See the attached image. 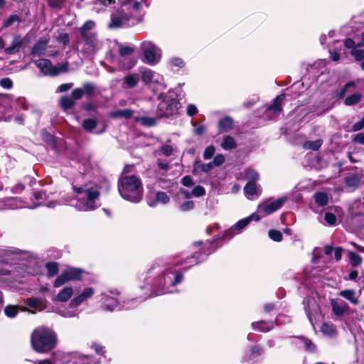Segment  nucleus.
<instances>
[{
  "instance_id": "obj_2",
  "label": "nucleus",
  "mask_w": 364,
  "mask_h": 364,
  "mask_svg": "<svg viewBox=\"0 0 364 364\" xmlns=\"http://www.w3.org/2000/svg\"><path fill=\"white\" fill-rule=\"evenodd\" d=\"M120 196L127 200L138 203L143 197L141 179L135 175L122 176L118 181Z\"/></svg>"
},
{
  "instance_id": "obj_32",
  "label": "nucleus",
  "mask_w": 364,
  "mask_h": 364,
  "mask_svg": "<svg viewBox=\"0 0 364 364\" xmlns=\"http://www.w3.org/2000/svg\"><path fill=\"white\" fill-rule=\"evenodd\" d=\"M360 183V179L357 175H350L345 178V183L347 187L357 188Z\"/></svg>"
},
{
  "instance_id": "obj_11",
  "label": "nucleus",
  "mask_w": 364,
  "mask_h": 364,
  "mask_svg": "<svg viewBox=\"0 0 364 364\" xmlns=\"http://www.w3.org/2000/svg\"><path fill=\"white\" fill-rule=\"evenodd\" d=\"M28 43V36L21 38L20 35H15L10 46L4 49L6 55H14L19 52L20 49Z\"/></svg>"
},
{
  "instance_id": "obj_36",
  "label": "nucleus",
  "mask_w": 364,
  "mask_h": 364,
  "mask_svg": "<svg viewBox=\"0 0 364 364\" xmlns=\"http://www.w3.org/2000/svg\"><path fill=\"white\" fill-rule=\"evenodd\" d=\"M264 348L260 344H256L255 346H252L250 348V358L249 360H251L252 358H255L257 356H260L264 353Z\"/></svg>"
},
{
  "instance_id": "obj_38",
  "label": "nucleus",
  "mask_w": 364,
  "mask_h": 364,
  "mask_svg": "<svg viewBox=\"0 0 364 364\" xmlns=\"http://www.w3.org/2000/svg\"><path fill=\"white\" fill-rule=\"evenodd\" d=\"M355 83L353 81H348L342 88L336 92V97L338 99L344 97L346 92H348L350 87H355Z\"/></svg>"
},
{
  "instance_id": "obj_63",
  "label": "nucleus",
  "mask_w": 364,
  "mask_h": 364,
  "mask_svg": "<svg viewBox=\"0 0 364 364\" xmlns=\"http://www.w3.org/2000/svg\"><path fill=\"white\" fill-rule=\"evenodd\" d=\"M181 184L186 187H191L194 184L193 179L188 175L183 176L181 178Z\"/></svg>"
},
{
  "instance_id": "obj_30",
  "label": "nucleus",
  "mask_w": 364,
  "mask_h": 364,
  "mask_svg": "<svg viewBox=\"0 0 364 364\" xmlns=\"http://www.w3.org/2000/svg\"><path fill=\"white\" fill-rule=\"evenodd\" d=\"M97 126V120L94 118H87L82 121V128L88 132H92Z\"/></svg>"
},
{
  "instance_id": "obj_42",
  "label": "nucleus",
  "mask_w": 364,
  "mask_h": 364,
  "mask_svg": "<svg viewBox=\"0 0 364 364\" xmlns=\"http://www.w3.org/2000/svg\"><path fill=\"white\" fill-rule=\"evenodd\" d=\"M134 52V48L128 46H122L120 45L119 48V54L122 57H124L126 55H132Z\"/></svg>"
},
{
  "instance_id": "obj_62",
  "label": "nucleus",
  "mask_w": 364,
  "mask_h": 364,
  "mask_svg": "<svg viewBox=\"0 0 364 364\" xmlns=\"http://www.w3.org/2000/svg\"><path fill=\"white\" fill-rule=\"evenodd\" d=\"M352 141L360 144H364V133L360 132L353 136Z\"/></svg>"
},
{
  "instance_id": "obj_54",
  "label": "nucleus",
  "mask_w": 364,
  "mask_h": 364,
  "mask_svg": "<svg viewBox=\"0 0 364 364\" xmlns=\"http://www.w3.org/2000/svg\"><path fill=\"white\" fill-rule=\"evenodd\" d=\"M324 219L331 226L335 225L336 223V217L332 213L326 212L324 215Z\"/></svg>"
},
{
  "instance_id": "obj_61",
  "label": "nucleus",
  "mask_w": 364,
  "mask_h": 364,
  "mask_svg": "<svg viewBox=\"0 0 364 364\" xmlns=\"http://www.w3.org/2000/svg\"><path fill=\"white\" fill-rule=\"evenodd\" d=\"M183 279V274L181 272L178 271L175 274L174 279L171 282V286L174 287L180 284Z\"/></svg>"
},
{
  "instance_id": "obj_40",
  "label": "nucleus",
  "mask_w": 364,
  "mask_h": 364,
  "mask_svg": "<svg viewBox=\"0 0 364 364\" xmlns=\"http://www.w3.org/2000/svg\"><path fill=\"white\" fill-rule=\"evenodd\" d=\"M4 313L9 318H14L18 314V307L15 305H7L4 309Z\"/></svg>"
},
{
  "instance_id": "obj_28",
  "label": "nucleus",
  "mask_w": 364,
  "mask_h": 364,
  "mask_svg": "<svg viewBox=\"0 0 364 364\" xmlns=\"http://www.w3.org/2000/svg\"><path fill=\"white\" fill-rule=\"evenodd\" d=\"M355 292L353 289H345L340 292V295L348 300L354 305L358 304V300L355 297Z\"/></svg>"
},
{
  "instance_id": "obj_18",
  "label": "nucleus",
  "mask_w": 364,
  "mask_h": 364,
  "mask_svg": "<svg viewBox=\"0 0 364 364\" xmlns=\"http://www.w3.org/2000/svg\"><path fill=\"white\" fill-rule=\"evenodd\" d=\"M234 122L233 119L229 117L225 116L221 118L218 124L219 133L228 132L233 128Z\"/></svg>"
},
{
  "instance_id": "obj_9",
  "label": "nucleus",
  "mask_w": 364,
  "mask_h": 364,
  "mask_svg": "<svg viewBox=\"0 0 364 364\" xmlns=\"http://www.w3.org/2000/svg\"><path fill=\"white\" fill-rule=\"evenodd\" d=\"M140 48L143 53L141 60L144 63L151 65H154L159 63L160 56H157L156 53L157 47L155 44L151 42H143Z\"/></svg>"
},
{
  "instance_id": "obj_52",
  "label": "nucleus",
  "mask_w": 364,
  "mask_h": 364,
  "mask_svg": "<svg viewBox=\"0 0 364 364\" xmlns=\"http://www.w3.org/2000/svg\"><path fill=\"white\" fill-rule=\"evenodd\" d=\"M57 41L64 46H67L70 44L69 35L67 33H60L57 37Z\"/></svg>"
},
{
  "instance_id": "obj_35",
  "label": "nucleus",
  "mask_w": 364,
  "mask_h": 364,
  "mask_svg": "<svg viewBox=\"0 0 364 364\" xmlns=\"http://www.w3.org/2000/svg\"><path fill=\"white\" fill-rule=\"evenodd\" d=\"M304 344V349L308 353H314L316 350V346L312 342V341L308 338L304 336L298 337Z\"/></svg>"
},
{
  "instance_id": "obj_25",
  "label": "nucleus",
  "mask_w": 364,
  "mask_h": 364,
  "mask_svg": "<svg viewBox=\"0 0 364 364\" xmlns=\"http://www.w3.org/2000/svg\"><path fill=\"white\" fill-rule=\"evenodd\" d=\"M136 62V60L134 58H126L123 60H119L118 65L121 70H129L135 66Z\"/></svg>"
},
{
  "instance_id": "obj_44",
  "label": "nucleus",
  "mask_w": 364,
  "mask_h": 364,
  "mask_svg": "<svg viewBox=\"0 0 364 364\" xmlns=\"http://www.w3.org/2000/svg\"><path fill=\"white\" fill-rule=\"evenodd\" d=\"M169 197L168 195L163 191H159L156 194V198L155 200L157 203H161L163 204H166L169 202Z\"/></svg>"
},
{
  "instance_id": "obj_27",
  "label": "nucleus",
  "mask_w": 364,
  "mask_h": 364,
  "mask_svg": "<svg viewBox=\"0 0 364 364\" xmlns=\"http://www.w3.org/2000/svg\"><path fill=\"white\" fill-rule=\"evenodd\" d=\"M362 95L360 92H355L348 96L344 100V104L346 106H353L357 105L362 100Z\"/></svg>"
},
{
  "instance_id": "obj_46",
  "label": "nucleus",
  "mask_w": 364,
  "mask_h": 364,
  "mask_svg": "<svg viewBox=\"0 0 364 364\" xmlns=\"http://www.w3.org/2000/svg\"><path fill=\"white\" fill-rule=\"evenodd\" d=\"M139 121L145 127H150L156 124V119L150 117H141Z\"/></svg>"
},
{
  "instance_id": "obj_13",
  "label": "nucleus",
  "mask_w": 364,
  "mask_h": 364,
  "mask_svg": "<svg viewBox=\"0 0 364 364\" xmlns=\"http://www.w3.org/2000/svg\"><path fill=\"white\" fill-rule=\"evenodd\" d=\"M331 305L332 311L336 316H342L349 310L348 304L342 299H332Z\"/></svg>"
},
{
  "instance_id": "obj_3",
  "label": "nucleus",
  "mask_w": 364,
  "mask_h": 364,
  "mask_svg": "<svg viewBox=\"0 0 364 364\" xmlns=\"http://www.w3.org/2000/svg\"><path fill=\"white\" fill-rule=\"evenodd\" d=\"M97 92V87L92 82H85L81 87H77L72 90L71 96L63 95L60 97L58 102L59 107L64 111L67 112L76 105V100H81L84 96L90 99L95 96Z\"/></svg>"
},
{
  "instance_id": "obj_50",
  "label": "nucleus",
  "mask_w": 364,
  "mask_h": 364,
  "mask_svg": "<svg viewBox=\"0 0 364 364\" xmlns=\"http://www.w3.org/2000/svg\"><path fill=\"white\" fill-rule=\"evenodd\" d=\"M215 152V148L213 145L207 146L203 152V159L205 160L211 159Z\"/></svg>"
},
{
  "instance_id": "obj_6",
  "label": "nucleus",
  "mask_w": 364,
  "mask_h": 364,
  "mask_svg": "<svg viewBox=\"0 0 364 364\" xmlns=\"http://www.w3.org/2000/svg\"><path fill=\"white\" fill-rule=\"evenodd\" d=\"M222 245H218V239L215 237L212 240H208L200 251L195 252L190 257H188L182 263H186L188 259H194L195 264L205 261L208 257L215 252Z\"/></svg>"
},
{
  "instance_id": "obj_55",
  "label": "nucleus",
  "mask_w": 364,
  "mask_h": 364,
  "mask_svg": "<svg viewBox=\"0 0 364 364\" xmlns=\"http://www.w3.org/2000/svg\"><path fill=\"white\" fill-rule=\"evenodd\" d=\"M80 107L82 110L90 112L96 110V106L92 102H82Z\"/></svg>"
},
{
  "instance_id": "obj_37",
  "label": "nucleus",
  "mask_w": 364,
  "mask_h": 364,
  "mask_svg": "<svg viewBox=\"0 0 364 364\" xmlns=\"http://www.w3.org/2000/svg\"><path fill=\"white\" fill-rule=\"evenodd\" d=\"M244 193L250 196L257 194V183H247L244 187Z\"/></svg>"
},
{
  "instance_id": "obj_29",
  "label": "nucleus",
  "mask_w": 364,
  "mask_h": 364,
  "mask_svg": "<svg viewBox=\"0 0 364 364\" xmlns=\"http://www.w3.org/2000/svg\"><path fill=\"white\" fill-rule=\"evenodd\" d=\"M314 197L316 204L321 207L326 206L328 203V197L325 192H316Z\"/></svg>"
},
{
  "instance_id": "obj_53",
  "label": "nucleus",
  "mask_w": 364,
  "mask_h": 364,
  "mask_svg": "<svg viewBox=\"0 0 364 364\" xmlns=\"http://www.w3.org/2000/svg\"><path fill=\"white\" fill-rule=\"evenodd\" d=\"M191 195L196 197H201L205 195V190L202 186H196L191 191Z\"/></svg>"
},
{
  "instance_id": "obj_64",
  "label": "nucleus",
  "mask_w": 364,
  "mask_h": 364,
  "mask_svg": "<svg viewBox=\"0 0 364 364\" xmlns=\"http://www.w3.org/2000/svg\"><path fill=\"white\" fill-rule=\"evenodd\" d=\"M364 127V116L362 117V119L355 122L353 126H352V131L353 132H358L361 129H363Z\"/></svg>"
},
{
  "instance_id": "obj_16",
  "label": "nucleus",
  "mask_w": 364,
  "mask_h": 364,
  "mask_svg": "<svg viewBox=\"0 0 364 364\" xmlns=\"http://www.w3.org/2000/svg\"><path fill=\"white\" fill-rule=\"evenodd\" d=\"M252 328L262 333H267L272 331L274 326L272 321L260 320L254 321L251 324Z\"/></svg>"
},
{
  "instance_id": "obj_10",
  "label": "nucleus",
  "mask_w": 364,
  "mask_h": 364,
  "mask_svg": "<svg viewBox=\"0 0 364 364\" xmlns=\"http://www.w3.org/2000/svg\"><path fill=\"white\" fill-rule=\"evenodd\" d=\"M287 200V197L282 196L270 203L259 204L257 206V211L256 213L259 214L262 218L280 209Z\"/></svg>"
},
{
  "instance_id": "obj_58",
  "label": "nucleus",
  "mask_w": 364,
  "mask_h": 364,
  "mask_svg": "<svg viewBox=\"0 0 364 364\" xmlns=\"http://www.w3.org/2000/svg\"><path fill=\"white\" fill-rule=\"evenodd\" d=\"M225 162V156L221 154H217L213 161H212V164L213 165H214V166H221L222 164H223Z\"/></svg>"
},
{
  "instance_id": "obj_45",
  "label": "nucleus",
  "mask_w": 364,
  "mask_h": 364,
  "mask_svg": "<svg viewBox=\"0 0 364 364\" xmlns=\"http://www.w3.org/2000/svg\"><path fill=\"white\" fill-rule=\"evenodd\" d=\"M153 72L151 70H146L141 73V80L146 85L149 84L153 79Z\"/></svg>"
},
{
  "instance_id": "obj_19",
  "label": "nucleus",
  "mask_w": 364,
  "mask_h": 364,
  "mask_svg": "<svg viewBox=\"0 0 364 364\" xmlns=\"http://www.w3.org/2000/svg\"><path fill=\"white\" fill-rule=\"evenodd\" d=\"M41 136L42 140L46 143L48 146H49L53 149H56L57 148V142L56 138L54 135L50 134L48 130L44 128L41 132Z\"/></svg>"
},
{
  "instance_id": "obj_24",
  "label": "nucleus",
  "mask_w": 364,
  "mask_h": 364,
  "mask_svg": "<svg viewBox=\"0 0 364 364\" xmlns=\"http://www.w3.org/2000/svg\"><path fill=\"white\" fill-rule=\"evenodd\" d=\"M48 277H53L59 272V264L57 262H48L45 264Z\"/></svg>"
},
{
  "instance_id": "obj_5",
  "label": "nucleus",
  "mask_w": 364,
  "mask_h": 364,
  "mask_svg": "<svg viewBox=\"0 0 364 364\" xmlns=\"http://www.w3.org/2000/svg\"><path fill=\"white\" fill-rule=\"evenodd\" d=\"M84 273H85V270L82 268L67 266L65 269L53 282V287H60L70 281H82Z\"/></svg>"
},
{
  "instance_id": "obj_1",
  "label": "nucleus",
  "mask_w": 364,
  "mask_h": 364,
  "mask_svg": "<svg viewBox=\"0 0 364 364\" xmlns=\"http://www.w3.org/2000/svg\"><path fill=\"white\" fill-rule=\"evenodd\" d=\"M57 343L56 333L50 328L38 327L31 333V345L36 353H49L55 348Z\"/></svg>"
},
{
  "instance_id": "obj_60",
  "label": "nucleus",
  "mask_w": 364,
  "mask_h": 364,
  "mask_svg": "<svg viewBox=\"0 0 364 364\" xmlns=\"http://www.w3.org/2000/svg\"><path fill=\"white\" fill-rule=\"evenodd\" d=\"M344 46L348 49L355 50L356 46L354 40L351 38H347L343 41Z\"/></svg>"
},
{
  "instance_id": "obj_33",
  "label": "nucleus",
  "mask_w": 364,
  "mask_h": 364,
  "mask_svg": "<svg viewBox=\"0 0 364 364\" xmlns=\"http://www.w3.org/2000/svg\"><path fill=\"white\" fill-rule=\"evenodd\" d=\"M349 263L353 267L360 266L363 262V258L357 253L349 251L348 252Z\"/></svg>"
},
{
  "instance_id": "obj_41",
  "label": "nucleus",
  "mask_w": 364,
  "mask_h": 364,
  "mask_svg": "<svg viewBox=\"0 0 364 364\" xmlns=\"http://www.w3.org/2000/svg\"><path fill=\"white\" fill-rule=\"evenodd\" d=\"M268 235L270 237V239L275 242H281L283 240V235L278 230H270L268 232Z\"/></svg>"
},
{
  "instance_id": "obj_48",
  "label": "nucleus",
  "mask_w": 364,
  "mask_h": 364,
  "mask_svg": "<svg viewBox=\"0 0 364 364\" xmlns=\"http://www.w3.org/2000/svg\"><path fill=\"white\" fill-rule=\"evenodd\" d=\"M194 207L195 203L193 200H186L180 205L179 209L182 212H186L193 210Z\"/></svg>"
},
{
  "instance_id": "obj_34",
  "label": "nucleus",
  "mask_w": 364,
  "mask_h": 364,
  "mask_svg": "<svg viewBox=\"0 0 364 364\" xmlns=\"http://www.w3.org/2000/svg\"><path fill=\"white\" fill-rule=\"evenodd\" d=\"M123 80L124 82L129 88H133L136 87L139 82L138 76L134 74H128L124 77Z\"/></svg>"
},
{
  "instance_id": "obj_57",
  "label": "nucleus",
  "mask_w": 364,
  "mask_h": 364,
  "mask_svg": "<svg viewBox=\"0 0 364 364\" xmlns=\"http://www.w3.org/2000/svg\"><path fill=\"white\" fill-rule=\"evenodd\" d=\"M48 5L53 9H60L63 4V0H48Z\"/></svg>"
},
{
  "instance_id": "obj_15",
  "label": "nucleus",
  "mask_w": 364,
  "mask_h": 364,
  "mask_svg": "<svg viewBox=\"0 0 364 364\" xmlns=\"http://www.w3.org/2000/svg\"><path fill=\"white\" fill-rule=\"evenodd\" d=\"M260 219H261V216L259 215V214H258L257 213H253L248 217L241 219L238 222H237L233 225V228L235 230L240 231L242 229H244L246 226H247L251 221L255 220V221L257 222Z\"/></svg>"
},
{
  "instance_id": "obj_26",
  "label": "nucleus",
  "mask_w": 364,
  "mask_h": 364,
  "mask_svg": "<svg viewBox=\"0 0 364 364\" xmlns=\"http://www.w3.org/2000/svg\"><path fill=\"white\" fill-rule=\"evenodd\" d=\"M321 332L330 337L336 336L338 333L336 326L331 323H323L321 326Z\"/></svg>"
},
{
  "instance_id": "obj_59",
  "label": "nucleus",
  "mask_w": 364,
  "mask_h": 364,
  "mask_svg": "<svg viewBox=\"0 0 364 364\" xmlns=\"http://www.w3.org/2000/svg\"><path fill=\"white\" fill-rule=\"evenodd\" d=\"M202 165H203V164H201V162L199 159L195 161V162L193 164V168L192 171V173L194 176H197V175L200 174L201 172H203L202 168L200 167V166H202Z\"/></svg>"
},
{
  "instance_id": "obj_49",
  "label": "nucleus",
  "mask_w": 364,
  "mask_h": 364,
  "mask_svg": "<svg viewBox=\"0 0 364 364\" xmlns=\"http://www.w3.org/2000/svg\"><path fill=\"white\" fill-rule=\"evenodd\" d=\"M350 53L352 56L354 57V58L356 61H363L364 60V50H363V49L351 50Z\"/></svg>"
},
{
  "instance_id": "obj_12",
  "label": "nucleus",
  "mask_w": 364,
  "mask_h": 364,
  "mask_svg": "<svg viewBox=\"0 0 364 364\" xmlns=\"http://www.w3.org/2000/svg\"><path fill=\"white\" fill-rule=\"evenodd\" d=\"M130 18V16L123 10H119L116 14H112L109 27L111 28H121L123 26L128 24Z\"/></svg>"
},
{
  "instance_id": "obj_51",
  "label": "nucleus",
  "mask_w": 364,
  "mask_h": 364,
  "mask_svg": "<svg viewBox=\"0 0 364 364\" xmlns=\"http://www.w3.org/2000/svg\"><path fill=\"white\" fill-rule=\"evenodd\" d=\"M21 19L17 14L11 15L4 23V27H9L15 22H20Z\"/></svg>"
},
{
  "instance_id": "obj_43",
  "label": "nucleus",
  "mask_w": 364,
  "mask_h": 364,
  "mask_svg": "<svg viewBox=\"0 0 364 364\" xmlns=\"http://www.w3.org/2000/svg\"><path fill=\"white\" fill-rule=\"evenodd\" d=\"M322 145V141L321 139H318L316 141H308L306 142L305 146L306 148L311 149L313 151L318 150Z\"/></svg>"
},
{
  "instance_id": "obj_8",
  "label": "nucleus",
  "mask_w": 364,
  "mask_h": 364,
  "mask_svg": "<svg viewBox=\"0 0 364 364\" xmlns=\"http://www.w3.org/2000/svg\"><path fill=\"white\" fill-rule=\"evenodd\" d=\"M179 102L173 97H166L158 105L157 115L161 117H170L177 113Z\"/></svg>"
},
{
  "instance_id": "obj_20",
  "label": "nucleus",
  "mask_w": 364,
  "mask_h": 364,
  "mask_svg": "<svg viewBox=\"0 0 364 364\" xmlns=\"http://www.w3.org/2000/svg\"><path fill=\"white\" fill-rule=\"evenodd\" d=\"M134 110L131 109H117L113 112H111L109 114V117L111 119H119L124 118L126 119H130L133 117Z\"/></svg>"
},
{
  "instance_id": "obj_47",
  "label": "nucleus",
  "mask_w": 364,
  "mask_h": 364,
  "mask_svg": "<svg viewBox=\"0 0 364 364\" xmlns=\"http://www.w3.org/2000/svg\"><path fill=\"white\" fill-rule=\"evenodd\" d=\"M95 23L92 21H87L80 28L79 32L82 33H87L94 27Z\"/></svg>"
},
{
  "instance_id": "obj_56",
  "label": "nucleus",
  "mask_w": 364,
  "mask_h": 364,
  "mask_svg": "<svg viewBox=\"0 0 364 364\" xmlns=\"http://www.w3.org/2000/svg\"><path fill=\"white\" fill-rule=\"evenodd\" d=\"M13 85V81L9 77H4L0 80V86L3 88L11 89Z\"/></svg>"
},
{
  "instance_id": "obj_4",
  "label": "nucleus",
  "mask_w": 364,
  "mask_h": 364,
  "mask_svg": "<svg viewBox=\"0 0 364 364\" xmlns=\"http://www.w3.org/2000/svg\"><path fill=\"white\" fill-rule=\"evenodd\" d=\"M73 190L77 195L85 194V201L83 203L85 210H94L98 208L96 205V200L100 197V192L96 188L73 186Z\"/></svg>"
},
{
  "instance_id": "obj_39",
  "label": "nucleus",
  "mask_w": 364,
  "mask_h": 364,
  "mask_svg": "<svg viewBox=\"0 0 364 364\" xmlns=\"http://www.w3.org/2000/svg\"><path fill=\"white\" fill-rule=\"evenodd\" d=\"M235 230H234L233 226H232L230 229L225 230L220 236L215 237V238L218 239V241L230 240L234 237Z\"/></svg>"
},
{
  "instance_id": "obj_22",
  "label": "nucleus",
  "mask_w": 364,
  "mask_h": 364,
  "mask_svg": "<svg viewBox=\"0 0 364 364\" xmlns=\"http://www.w3.org/2000/svg\"><path fill=\"white\" fill-rule=\"evenodd\" d=\"M220 146L224 150H232L236 149L237 144L232 136L226 135L224 136Z\"/></svg>"
},
{
  "instance_id": "obj_31",
  "label": "nucleus",
  "mask_w": 364,
  "mask_h": 364,
  "mask_svg": "<svg viewBox=\"0 0 364 364\" xmlns=\"http://www.w3.org/2000/svg\"><path fill=\"white\" fill-rule=\"evenodd\" d=\"M245 178L247 181V183H257L259 176L255 169L247 168L245 171Z\"/></svg>"
},
{
  "instance_id": "obj_7",
  "label": "nucleus",
  "mask_w": 364,
  "mask_h": 364,
  "mask_svg": "<svg viewBox=\"0 0 364 364\" xmlns=\"http://www.w3.org/2000/svg\"><path fill=\"white\" fill-rule=\"evenodd\" d=\"M35 65L45 75L55 77L60 73L68 72L69 63L68 61L63 63L60 67H57L53 65L51 61L48 59H39L35 61Z\"/></svg>"
},
{
  "instance_id": "obj_23",
  "label": "nucleus",
  "mask_w": 364,
  "mask_h": 364,
  "mask_svg": "<svg viewBox=\"0 0 364 364\" xmlns=\"http://www.w3.org/2000/svg\"><path fill=\"white\" fill-rule=\"evenodd\" d=\"M80 36L82 38L85 46L89 48H94L96 46L97 40L95 33L90 32L87 33H82Z\"/></svg>"
},
{
  "instance_id": "obj_21",
  "label": "nucleus",
  "mask_w": 364,
  "mask_h": 364,
  "mask_svg": "<svg viewBox=\"0 0 364 364\" xmlns=\"http://www.w3.org/2000/svg\"><path fill=\"white\" fill-rule=\"evenodd\" d=\"M73 294L72 287H65L61 289L55 297V300L60 302H65L69 300Z\"/></svg>"
},
{
  "instance_id": "obj_17",
  "label": "nucleus",
  "mask_w": 364,
  "mask_h": 364,
  "mask_svg": "<svg viewBox=\"0 0 364 364\" xmlns=\"http://www.w3.org/2000/svg\"><path fill=\"white\" fill-rule=\"evenodd\" d=\"M49 43V38H40L37 41V42L33 45L31 55H41L46 50L47 45Z\"/></svg>"
},
{
  "instance_id": "obj_14",
  "label": "nucleus",
  "mask_w": 364,
  "mask_h": 364,
  "mask_svg": "<svg viewBox=\"0 0 364 364\" xmlns=\"http://www.w3.org/2000/svg\"><path fill=\"white\" fill-rule=\"evenodd\" d=\"M286 95L284 93L277 95L273 100L272 104L267 105L266 111L272 112L275 114L281 113L283 111L282 102L285 100Z\"/></svg>"
}]
</instances>
